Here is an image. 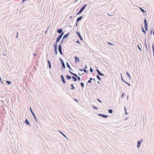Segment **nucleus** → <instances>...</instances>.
<instances>
[{"label":"nucleus","instance_id":"obj_1","mask_svg":"<svg viewBox=\"0 0 154 154\" xmlns=\"http://www.w3.org/2000/svg\"><path fill=\"white\" fill-rule=\"evenodd\" d=\"M86 6L87 5H84L82 8L80 9L79 12L77 13V14L78 15L80 13H81L83 11V10L85 8Z\"/></svg>","mask_w":154,"mask_h":154},{"label":"nucleus","instance_id":"obj_2","mask_svg":"<svg viewBox=\"0 0 154 154\" xmlns=\"http://www.w3.org/2000/svg\"><path fill=\"white\" fill-rule=\"evenodd\" d=\"M63 34V33H62L61 35H60L57 38L56 40V43H57L60 40Z\"/></svg>","mask_w":154,"mask_h":154},{"label":"nucleus","instance_id":"obj_3","mask_svg":"<svg viewBox=\"0 0 154 154\" xmlns=\"http://www.w3.org/2000/svg\"><path fill=\"white\" fill-rule=\"evenodd\" d=\"M69 72L72 74L73 75L75 76V77H77L78 80H79V81L80 80H81L80 78L76 74L72 73V72H71L70 71H69Z\"/></svg>","mask_w":154,"mask_h":154},{"label":"nucleus","instance_id":"obj_4","mask_svg":"<svg viewBox=\"0 0 154 154\" xmlns=\"http://www.w3.org/2000/svg\"><path fill=\"white\" fill-rule=\"evenodd\" d=\"M59 52L60 53V54L61 55H62L63 54V53L62 52V50H61V46L60 45H59Z\"/></svg>","mask_w":154,"mask_h":154},{"label":"nucleus","instance_id":"obj_5","mask_svg":"<svg viewBox=\"0 0 154 154\" xmlns=\"http://www.w3.org/2000/svg\"><path fill=\"white\" fill-rule=\"evenodd\" d=\"M98 115L100 116H101L103 117L106 118L108 117V116L104 115V114H99Z\"/></svg>","mask_w":154,"mask_h":154},{"label":"nucleus","instance_id":"obj_6","mask_svg":"<svg viewBox=\"0 0 154 154\" xmlns=\"http://www.w3.org/2000/svg\"><path fill=\"white\" fill-rule=\"evenodd\" d=\"M75 62L76 63H78L79 62V58L77 57H75Z\"/></svg>","mask_w":154,"mask_h":154},{"label":"nucleus","instance_id":"obj_7","mask_svg":"<svg viewBox=\"0 0 154 154\" xmlns=\"http://www.w3.org/2000/svg\"><path fill=\"white\" fill-rule=\"evenodd\" d=\"M61 77L62 79V82L63 83H66V81L64 79V77L63 75H61Z\"/></svg>","mask_w":154,"mask_h":154},{"label":"nucleus","instance_id":"obj_8","mask_svg":"<svg viewBox=\"0 0 154 154\" xmlns=\"http://www.w3.org/2000/svg\"><path fill=\"white\" fill-rule=\"evenodd\" d=\"M57 43H56L54 45V48L55 50H57Z\"/></svg>","mask_w":154,"mask_h":154},{"label":"nucleus","instance_id":"obj_9","mask_svg":"<svg viewBox=\"0 0 154 154\" xmlns=\"http://www.w3.org/2000/svg\"><path fill=\"white\" fill-rule=\"evenodd\" d=\"M97 72L98 74L99 75H103L101 73L100 71H99L98 70V69H97Z\"/></svg>","mask_w":154,"mask_h":154},{"label":"nucleus","instance_id":"obj_10","mask_svg":"<svg viewBox=\"0 0 154 154\" xmlns=\"http://www.w3.org/2000/svg\"><path fill=\"white\" fill-rule=\"evenodd\" d=\"M141 142H140L139 141H138L137 142V147L138 148H139L140 144Z\"/></svg>","mask_w":154,"mask_h":154},{"label":"nucleus","instance_id":"obj_11","mask_svg":"<svg viewBox=\"0 0 154 154\" xmlns=\"http://www.w3.org/2000/svg\"><path fill=\"white\" fill-rule=\"evenodd\" d=\"M57 32L59 33H61L62 32V29L57 30Z\"/></svg>","mask_w":154,"mask_h":154},{"label":"nucleus","instance_id":"obj_12","mask_svg":"<svg viewBox=\"0 0 154 154\" xmlns=\"http://www.w3.org/2000/svg\"><path fill=\"white\" fill-rule=\"evenodd\" d=\"M72 79H73V81H76L77 80V78L74 76H72Z\"/></svg>","mask_w":154,"mask_h":154},{"label":"nucleus","instance_id":"obj_13","mask_svg":"<svg viewBox=\"0 0 154 154\" xmlns=\"http://www.w3.org/2000/svg\"><path fill=\"white\" fill-rule=\"evenodd\" d=\"M77 33L78 34L79 37L80 38L81 40H82V38L81 36V35L79 33H78V32H77Z\"/></svg>","mask_w":154,"mask_h":154},{"label":"nucleus","instance_id":"obj_14","mask_svg":"<svg viewBox=\"0 0 154 154\" xmlns=\"http://www.w3.org/2000/svg\"><path fill=\"white\" fill-rule=\"evenodd\" d=\"M82 16H81L79 17H78L77 20V22H78L80 20H81L82 18Z\"/></svg>","mask_w":154,"mask_h":154},{"label":"nucleus","instance_id":"obj_15","mask_svg":"<svg viewBox=\"0 0 154 154\" xmlns=\"http://www.w3.org/2000/svg\"><path fill=\"white\" fill-rule=\"evenodd\" d=\"M25 122L27 125H30V124L27 119H26Z\"/></svg>","mask_w":154,"mask_h":154},{"label":"nucleus","instance_id":"obj_16","mask_svg":"<svg viewBox=\"0 0 154 154\" xmlns=\"http://www.w3.org/2000/svg\"><path fill=\"white\" fill-rule=\"evenodd\" d=\"M69 34V33H68V34H66L64 36H63V39H64V38H66V37H67V36Z\"/></svg>","mask_w":154,"mask_h":154},{"label":"nucleus","instance_id":"obj_17","mask_svg":"<svg viewBox=\"0 0 154 154\" xmlns=\"http://www.w3.org/2000/svg\"><path fill=\"white\" fill-rule=\"evenodd\" d=\"M66 77L67 78V79H71V77L69 75H67L66 76Z\"/></svg>","mask_w":154,"mask_h":154},{"label":"nucleus","instance_id":"obj_18","mask_svg":"<svg viewBox=\"0 0 154 154\" xmlns=\"http://www.w3.org/2000/svg\"><path fill=\"white\" fill-rule=\"evenodd\" d=\"M145 29L146 30H147L148 29V26L147 25H145L144 26Z\"/></svg>","mask_w":154,"mask_h":154},{"label":"nucleus","instance_id":"obj_19","mask_svg":"<svg viewBox=\"0 0 154 154\" xmlns=\"http://www.w3.org/2000/svg\"><path fill=\"white\" fill-rule=\"evenodd\" d=\"M71 86L72 87V88H71V89L72 90H73L74 89H75V87H74V86H73V85L72 84L71 85Z\"/></svg>","mask_w":154,"mask_h":154},{"label":"nucleus","instance_id":"obj_20","mask_svg":"<svg viewBox=\"0 0 154 154\" xmlns=\"http://www.w3.org/2000/svg\"><path fill=\"white\" fill-rule=\"evenodd\" d=\"M144 25H147V21L146 20V19H145L144 20Z\"/></svg>","mask_w":154,"mask_h":154},{"label":"nucleus","instance_id":"obj_21","mask_svg":"<svg viewBox=\"0 0 154 154\" xmlns=\"http://www.w3.org/2000/svg\"><path fill=\"white\" fill-rule=\"evenodd\" d=\"M62 64V66L64 68H65V64H64V62H62V63H61Z\"/></svg>","mask_w":154,"mask_h":154},{"label":"nucleus","instance_id":"obj_22","mask_svg":"<svg viewBox=\"0 0 154 154\" xmlns=\"http://www.w3.org/2000/svg\"><path fill=\"white\" fill-rule=\"evenodd\" d=\"M30 111H31V112L32 113L33 116H34V117L35 118V115L34 113L33 112H32V111L31 109L30 108Z\"/></svg>","mask_w":154,"mask_h":154},{"label":"nucleus","instance_id":"obj_23","mask_svg":"<svg viewBox=\"0 0 154 154\" xmlns=\"http://www.w3.org/2000/svg\"><path fill=\"white\" fill-rule=\"evenodd\" d=\"M126 74H127V75H128V76L129 78L130 79L131 77H130V75H129V73L128 72H126Z\"/></svg>","mask_w":154,"mask_h":154},{"label":"nucleus","instance_id":"obj_24","mask_svg":"<svg viewBox=\"0 0 154 154\" xmlns=\"http://www.w3.org/2000/svg\"><path fill=\"white\" fill-rule=\"evenodd\" d=\"M67 66L70 69H71V68H70V66H69V64H68V63H67Z\"/></svg>","mask_w":154,"mask_h":154},{"label":"nucleus","instance_id":"obj_25","mask_svg":"<svg viewBox=\"0 0 154 154\" xmlns=\"http://www.w3.org/2000/svg\"><path fill=\"white\" fill-rule=\"evenodd\" d=\"M108 111L110 113H112V109L109 110Z\"/></svg>","mask_w":154,"mask_h":154},{"label":"nucleus","instance_id":"obj_26","mask_svg":"<svg viewBox=\"0 0 154 154\" xmlns=\"http://www.w3.org/2000/svg\"><path fill=\"white\" fill-rule=\"evenodd\" d=\"M97 79L100 81V77L98 75H97Z\"/></svg>","mask_w":154,"mask_h":154},{"label":"nucleus","instance_id":"obj_27","mask_svg":"<svg viewBox=\"0 0 154 154\" xmlns=\"http://www.w3.org/2000/svg\"><path fill=\"white\" fill-rule=\"evenodd\" d=\"M6 82L9 85H10L11 83V82H9L8 81H6Z\"/></svg>","mask_w":154,"mask_h":154},{"label":"nucleus","instance_id":"obj_28","mask_svg":"<svg viewBox=\"0 0 154 154\" xmlns=\"http://www.w3.org/2000/svg\"><path fill=\"white\" fill-rule=\"evenodd\" d=\"M81 85L82 86V87H84V84L83 82H81Z\"/></svg>","mask_w":154,"mask_h":154},{"label":"nucleus","instance_id":"obj_29","mask_svg":"<svg viewBox=\"0 0 154 154\" xmlns=\"http://www.w3.org/2000/svg\"><path fill=\"white\" fill-rule=\"evenodd\" d=\"M54 51L55 52V54H57V50H55Z\"/></svg>","mask_w":154,"mask_h":154},{"label":"nucleus","instance_id":"obj_30","mask_svg":"<svg viewBox=\"0 0 154 154\" xmlns=\"http://www.w3.org/2000/svg\"><path fill=\"white\" fill-rule=\"evenodd\" d=\"M140 8V10H141V11L142 12H144V10L143 9H142V8Z\"/></svg>","mask_w":154,"mask_h":154},{"label":"nucleus","instance_id":"obj_31","mask_svg":"<svg viewBox=\"0 0 154 154\" xmlns=\"http://www.w3.org/2000/svg\"><path fill=\"white\" fill-rule=\"evenodd\" d=\"M142 31L145 33V34H146V32H145V31L144 30V29L143 28H142Z\"/></svg>","mask_w":154,"mask_h":154},{"label":"nucleus","instance_id":"obj_32","mask_svg":"<svg viewBox=\"0 0 154 154\" xmlns=\"http://www.w3.org/2000/svg\"><path fill=\"white\" fill-rule=\"evenodd\" d=\"M60 61H61V63H62V62H63V60H62V59H61V58H60Z\"/></svg>","mask_w":154,"mask_h":154},{"label":"nucleus","instance_id":"obj_33","mask_svg":"<svg viewBox=\"0 0 154 154\" xmlns=\"http://www.w3.org/2000/svg\"><path fill=\"white\" fill-rule=\"evenodd\" d=\"M93 107L94 108L96 109H98V108L96 107H94V106H93Z\"/></svg>","mask_w":154,"mask_h":154},{"label":"nucleus","instance_id":"obj_34","mask_svg":"<svg viewBox=\"0 0 154 154\" xmlns=\"http://www.w3.org/2000/svg\"><path fill=\"white\" fill-rule=\"evenodd\" d=\"M93 69L91 68H90V71L91 72H93Z\"/></svg>","mask_w":154,"mask_h":154},{"label":"nucleus","instance_id":"obj_35","mask_svg":"<svg viewBox=\"0 0 154 154\" xmlns=\"http://www.w3.org/2000/svg\"><path fill=\"white\" fill-rule=\"evenodd\" d=\"M49 68L50 69H51V63H49Z\"/></svg>","mask_w":154,"mask_h":154},{"label":"nucleus","instance_id":"obj_36","mask_svg":"<svg viewBox=\"0 0 154 154\" xmlns=\"http://www.w3.org/2000/svg\"><path fill=\"white\" fill-rule=\"evenodd\" d=\"M84 71L85 73H87V71L85 69H84Z\"/></svg>","mask_w":154,"mask_h":154},{"label":"nucleus","instance_id":"obj_37","mask_svg":"<svg viewBox=\"0 0 154 154\" xmlns=\"http://www.w3.org/2000/svg\"><path fill=\"white\" fill-rule=\"evenodd\" d=\"M108 44H110L111 45H113L111 43H110V42H108Z\"/></svg>","mask_w":154,"mask_h":154},{"label":"nucleus","instance_id":"obj_38","mask_svg":"<svg viewBox=\"0 0 154 154\" xmlns=\"http://www.w3.org/2000/svg\"><path fill=\"white\" fill-rule=\"evenodd\" d=\"M152 49H153V52L154 53V47H153V46H152Z\"/></svg>","mask_w":154,"mask_h":154},{"label":"nucleus","instance_id":"obj_39","mask_svg":"<svg viewBox=\"0 0 154 154\" xmlns=\"http://www.w3.org/2000/svg\"><path fill=\"white\" fill-rule=\"evenodd\" d=\"M88 82L89 83H91V80H89L88 81Z\"/></svg>","mask_w":154,"mask_h":154},{"label":"nucleus","instance_id":"obj_40","mask_svg":"<svg viewBox=\"0 0 154 154\" xmlns=\"http://www.w3.org/2000/svg\"><path fill=\"white\" fill-rule=\"evenodd\" d=\"M33 55H34V56H37V54H33Z\"/></svg>","mask_w":154,"mask_h":154},{"label":"nucleus","instance_id":"obj_41","mask_svg":"<svg viewBox=\"0 0 154 154\" xmlns=\"http://www.w3.org/2000/svg\"><path fill=\"white\" fill-rule=\"evenodd\" d=\"M74 100H75V101H76V102H78V100L77 99H74Z\"/></svg>","mask_w":154,"mask_h":154},{"label":"nucleus","instance_id":"obj_42","mask_svg":"<svg viewBox=\"0 0 154 154\" xmlns=\"http://www.w3.org/2000/svg\"><path fill=\"white\" fill-rule=\"evenodd\" d=\"M97 100H98V101L99 102H101V101H100V100H99V99H97Z\"/></svg>","mask_w":154,"mask_h":154},{"label":"nucleus","instance_id":"obj_43","mask_svg":"<svg viewBox=\"0 0 154 154\" xmlns=\"http://www.w3.org/2000/svg\"><path fill=\"white\" fill-rule=\"evenodd\" d=\"M48 63H49H49H51L50 62V61L49 60H48Z\"/></svg>","mask_w":154,"mask_h":154},{"label":"nucleus","instance_id":"obj_44","mask_svg":"<svg viewBox=\"0 0 154 154\" xmlns=\"http://www.w3.org/2000/svg\"><path fill=\"white\" fill-rule=\"evenodd\" d=\"M124 94V93H123L122 94V97H123V95Z\"/></svg>","mask_w":154,"mask_h":154},{"label":"nucleus","instance_id":"obj_45","mask_svg":"<svg viewBox=\"0 0 154 154\" xmlns=\"http://www.w3.org/2000/svg\"><path fill=\"white\" fill-rule=\"evenodd\" d=\"M77 42L78 43H79V41H77Z\"/></svg>","mask_w":154,"mask_h":154},{"label":"nucleus","instance_id":"obj_46","mask_svg":"<svg viewBox=\"0 0 154 154\" xmlns=\"http://www.w3.org/2000/svg\"><path fill=\"white\" fill-rule=\"evenodd\" d=\"M60 132L61 133H62V134H63V136H65L64 135V134H63V133H62L60 131Z\"/></svg>","mask_w":154,"mask_h":154},{"label":"nucleus","instance_id":"obj_47","mask_svg":"<svg viewBox=\"0 0 154 154\" xmlns=\"http://www.w3.org/2000/svg\"><path fill=\"white\" fill-rule=\"evenodd\" d=\"M139 49L140 50H141V49L138 46Z\"/></svg>","mask_w":154,"mask_h":154},{"label":"nucleus","instance_id":"obj_48","mask_svg":"<svg viewBox=\"0 0 154 154\" xmlns=\"http://www.w3.org/2000/svg\"><path fill=\"white\" fill-rule=\"evenodd\" d=\"M80 70L81 71H83V70L82 69H80Z\"/></svg>","mask_w":154,"mask_h":154},{"label":"nucleus","instance_id":"obj_49","mask_svg":"<svg viewBox=\"0 0 154 154\" xmlns=\"http://www.w3.org/2000/svg\"><path fill=\"white\" fill-rule=\"evenodd\" d=\"M153 35H154V30H153Z\"/></svg>","mask_w":154,"mask_h":154},{"label":"nucleus","instance_id":"obj_50","mask_svg":"<svg viewBox=\"0 0 154 154\" xmlns=\"http://www.w3.org/2000/svg\"><path fill=\"white\" fill-rule=\"evenodd\" d=\"M108 14L109 16H112V15H109V14Z\"/></svg>","mask_w":154,"mask_h":154},{"label":"nucleus","instance_id":"obj_51","mask_svg":"<svg viewBox=\"0 0 154 154\" xmlns=\"http://www.w3.org/2000/svg\"><path fill=\"white\" fill-rule=\"evenodd\" d=\"M127 83L128 84V85H129V86H130V85L129 84H128V83Z\"/></svg>","mask_w":154,"mask_h":154},{"label":"nucleus","instance_id":"obj_52","mask_svg":"<svg viewBox=\"0 0 154 154\" xmlns=\"http://www.w3.org/2000/svg\"><path fill=\"white\" fill-rule=\"evenodd\" d=\"M18 33H17V37H18Z\"/></svg>","mask_w":154,"mask_h":154},{"label":"nucleus","instance_id":"obj_53","mask_svg":"<svg viewBox=\"0 0 154 154\" xmlns=\"http://www.w3.org/2000/svg\"><path fill=\"white\" fill-rule=\"evenodd\" d=\"M85 68L86 69H87V67H86V66H85Z\"/></svg>","mask_w":154,"mask_h":154},{"label":"nucleus","instance_id":"obj_54","mask_svg":"<svg viewBox=\"0 0 154 154\" xmlns=\"http://www.w3.org/2000/svg\"><path fill=\"white\" fill-rule=\"evenodd\" d=\"M92 78H91L90 79V80H92Z\"/></svg>","mask_w":154,"mask_h":154},{"label":"nucleus","instance_id":"obj_55","mask_svg":"<svg viewBox=\"0 0 154 154\" xmlns=\"http://www.w3.org/2000/svg\"><path fill=\"white\" fill-rule=\"evenodd\" d=\"M0 80H1V77H0Z\"/></svg>","mask_w":154,"mask_h":154},{"label":"nucleus","instance_id":"obj_56","mask_svg":"<svg viewBox=\"0 0 154 154\" xmlns=\"http://www.w3.org/2000/svg\"><path fill=\"white\" fill-rule=\"evenodd\" d=\"M152 31H151V33H152Z\"/></svg>","mask_w":154,"mask_h":154}]
</instances>
